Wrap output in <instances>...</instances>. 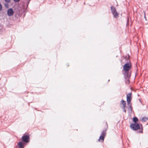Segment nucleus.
<instances>
[{
	"instance_id": "obj_17",
	"label": "nucleus",
	"mask_w": 148,
	"mask_h": 148,
	"mask_svg": "<svg viewBox=\"0 0 148 148\" xmlns=\"http://www.w3.org/2000/svg\"><path fill=\"white\" fill-rule=\"evenodd\" d=\"M5 2L9 3L10 2V0H4Z\"/></svg>"
},
{
	"instance_id": "obj_7",
	"label": "nucleus",
	"mask_w": 148,
	"mask_h": 148,
	"mask_svg": "<svg viewBox=\"0 0 148 148\" xmlns=\"http://www.w3.org/2000/svg\"><path fill=\"white\" fill-rule=\"evenodd\" d=\"M22 140L24 142L27 143L29 141V137L28 135H24L22 137Z\"/></svg>"
},
{
	"instance_id": "obj_6",
	"label": "nucleus",
	"mask_w": 148,
	"mask_h": 148,
	"mask_svg": "<svg viewBox=\"0 0 148 148\" xmlns=\"http://www.w3.org/2000/svg\"><path fill=\"white\" fill-rule=\"evenodd\" d=\"M124 75L126 84H129L130 83L129 79L131 76V74H124Z\"/></svg>"
},
{
	"instance_id": "obj_13",
	"label": "nucleus",
	"mask_w": 148,
	"mask_h": 148,
	"mask_svg": "<svg viewBox=\"0 0 148 148\" xmlns=\"http://www.w3.org/2000/svg\"><path fill=\"white\" fill-rule=\"evenodd\" d=\"M148 120V118L146 117H143L141 120V121L143 122H145Z\"/></svg>"
},
{
	"instance_id": "obj_2",
	"label": "nucleus",
	"mask_w": 148,
	"mask_h": 148,
	"mask_svg": "<svg viewBox=\"0 0 148 148\" xmlns=\"http://www.w3.org/2000/svg\"><path fill=\"white\" fill-rule=\"evenodd\" d=\"M132 67L131 63L127 62L123 66V72L124 74H131L129 71Z\"/></svg>"
},
{
	"instance_id": "obj_3",
	"label": "nucleus",
	"mask_w": 148,
	"mask_h": 148,
	"mask_svg": "<svg viewBox=\"0 0 148 148\" xmlns=\"http://www.w3.org/2000/svg\"><path fill=\"white\" fill-rule=\"evenodd\" d=\"M110 8L111 10L112 13L113 15V17L114 18H117L118 17L119 14L117 12L115 7L112 6L110 7Z\"/></svg>"
},
{
	"instance_id": "obj_20",
	"label": "nucleus",
	"mask_w": 148,
	"mask_h": 148,
	"mask_svg": "<svg viewBox=\"0 0 148 148\" xmlns=\"http://www.w3.org/2000/svg\"><path fill=\"white\" fill-rule=\"evenodd\" d=\"M5 7H6L7 6H8V4H5Z\"/></svg>"
},
{
	"instance_id": "obj_11",
	"label": "nucleus",
	"mask_w": 148,
	"mask_h": 148,
	"mask_svg": "<svg viewBox=\"0 0 148 148\" xmlns=\"http://www.w3.org/2000/svg\"><path fill=\"white\" fill-rule=\"evenodd\" d=\"M18 145L19 148H24V146L23 143L21 142H20L18 143Z\"/></svg>"
},
{
	"instance_id": "obj_1",
	"label": "nucleus",
	"mask_w": 148,
	"mask_h": 148,
	"mask_svg": "<svg viewBox=\"0 0 148 148\" xmlns=\"http://www.w3.org/2000/svg\"><path fill=\"white\" fill-rule=\"evenodd\" d=\"M104 130L102 132L101 136L98 140L100 142L103 143L104 141L105 137L106 135V132L108 128V125L107 123H104L102 126Z\"/></svg>"
},
{
	"instance_id": "obj_21",
	"label": "nucleus",
	"mask_w": 148,
	"mask_h": 148,
	"mask_svg": "<svg viewBox=\"0 0 148 148\" xmlns=\"http://www.w3.org/2000/svg\"><path fill=\"white\" fill-rule=\"evenodd\" d=\"M130 57V56L129 55L128 56V57Z\"/></svg>"
},
{
	"instance_id": "obj_18",
	"label": "nucleus",
	"mask_w": 148,
	"mask_h": 148,
	"mask_svg": "<svg viewBox=\"0 0 148 148\" xmlns=\"http://www.w3.org/2000/svg\"><path fill=\"white\" fill-rule=\"evenodd\" d=\"M141 127H142V124H141ZM143 130V128H142V130H141V131H140L139 132H140V133H143V131H142V130Z\"/></svg>"
},
{
	"instance_id": "obj_5",
	"label": "nucleus",
	"mask_w": 148,
	"mask_h": 148,
	"mask_svg": "<svg viewBox=\"0 0 148 148\" xmlns=\"http://www.w3.org/2000/svg\"><path fill=\"white\" fill-rule=\"evenodd\" d=\"M132 93L131 92L127 94L126 99L127 105H129L131 103L132 99Z\"/></svg>"
},
{
	"instance_id": "obj_10",
	"label": "nucleus",
	"mask_w": 148,
	"mask_h": 148,
	"mask_svg": "<svg viewBox=\"0 0 148 148\" xmlns=\"http://www.w3.org/2000/svg\"><path fill=\"white\" fill-rule=\"evenodd\" d=\"M125 108L127 109V110L128 111H132V108L131 106V103H130V104H129V105L127 104V106H126L125 107ZM126 110H127L126 109Z\"/></svg>"
},
{
	"instance_id": "obj_4",
	"label": "nucleus",
	"mask_w": 148,
	"mask_h": 148,
	"mask_svg": "<svg viewBox=\"0 0 148 148\" xmlns=\"http://www.w3.org/2000/svg\"><path fill=\"white\" fill-rule=\"evenodd\" d=\"M130 128L133 130H137L140 128V125L138 123H132L130 125Z\"/></svg>"
},
{
	"instance_id": "obj_14",
	"label": "nucleus",
	"mask_w": 148,
	"mask_h": 148,
	"mask_svg": "<svg viewBox=\"0 0 148 148\" xmlns=\"http://www.w3.org/2000/svg\"><path fill=\"white\" fill-rule=\"evenodd\" d=\"M2 5L0 3V11H1L2 10Z\"/></svg>"
},
{
	"instance_id": "obj_19",
	"label": "nucleus",
	"mask_w": 148,
	"mask_h": 148,
	"mask_svg": "<svg viewBox=\"0 0 148 148\" xmlns=\"http://www.w3.org/2000/svg\"><path fill=\"white\" fill-rule=\"evenodd\" d=\"M14 2H18L20 0H13Z\"/></svg>"
},
{
	"instance_id": "obj_15",
	"label": "nucleus",
	"mask_w": 148,
	"mask_h": 148,
	"mask_svg": "<svg viewBox=\"0 0 148 148\" xmlns=\"http://www.w3.org/2000/svg\"><path fill=\"white\" fill-rule=\"evenodd\" d=\"M144 18L145 19V20L146 21L147 20H146V16H145V11H144Z\"/></svg>"
},
{
	"instance_id": "obj_9",
	"label": "nucleus",
	"mask_w": 148,
	"mask_h": 148,
	"mask_svg": "<svg viewBox=\"0 0 148 148\" xmlns=\"http://www.w3.org/2000/svg\"><path fill=\"white\" fill-rule=\"evenodd\" d=\"M14 11L12 9L10 8L8 9L7 11V14L9 16H12L14 14Z\"/></svg>"
},
{
	"instance_id": "obj_12",
	"label": "nucleus",
	"mask_w": 148,
	"mask_h": 148,
	"mask_svg": "<svg viewBox=\"0 0 148 148\" xmlns=\"http://www.w3.org/2000/svg\"><path fill=\"white\" fill-rule=\"evenodd\" d=\"M133 121L135 123L138 121V119L136 117H134L133 118Z\"/></svg>"
},
{
	"instance_id": "obj_16",
	"label": "nucleus",
	"mask_w": 148,
	"mask_h": 148,
	"mask_svg": "<svg viewBox=\"0 0 148 148\" xmlns=\"http://www.w3.org/2000/svg\"><path fill=\"white\" fill-rule=\"evenodd\" d=\"M129 21V20L128 19V18L127 21V24H126L127 26H128L129 25V24L128 23Z\"/></svg>"
},
{
	"instance_id": "obj_8",
	"label": "nucleus",
	"mask_w": 148,
	"mask_h": 148,
	"mask_svg": "<svg viewBox=\"0 0 148 148\" xmlns=\"http://www.w3.org/2000/svg\"><path fill=\"white\" fill-rule=\"evenodd\" d=\"M126 101L123 100H121L120 103V105L121 106V108L123 109V111H126L125 109L126 106Z\"/></svg>"
}]
</instances>
